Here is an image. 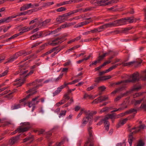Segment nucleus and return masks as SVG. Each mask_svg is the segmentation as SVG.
<instances>
[{"label":"nucleus","mask_w":146,"mask_h":146,"mask_svg":"<svg viewBox=\"0 0 146 146\" xmlns=\"http://www.w3.org/2000/svg\"><path fill=\"white\" fill-rule=\"evenodd\" d=\"M145 125H140L138 127H134L131 129H129L131 133L129 134L128 141L129 144L130 146H131L132 141L134 139L133 135L139 132L142 129L145 128Z\"/></svg>","instance_id":"1"},{"label":"nucleus","mask_w":146,"mask_h":146,"mask_svg":"<svg viewBox=\"0 0 146 146\" xmlns=\"http://www.w3.org/2000/svg\"><path fill=\"white\" fill-rule=\"evenodd\" d=\"M20 78L19 79V87L21 86L25 82L26 78L28 76L32 74L33 73V71H31L28 73H27L28 70H25V67L20 70Z\"/></svg>","instance_id":"2"},{"label":"nucleus","mask_w":146,"mask_h":146,"mask_svg":"<svg viewBox=\"0 0 146 146\" xmlns=\"http://www.w3.org/2000/svg\"><path fill=\"white\" fill-rule=\"evenodd\" d=\"M140 79L143 80H146V74L144 76L141 75L139 77V72H136L131 75L129 79L126 80L125 82L126 83H135L136 82H138Z\"/></svg>","instance_id":"3"},{"label":"nucleus","mask_w":146,"mask_h":146,"mask_svg":"<svg viewBox=\"0 0 146 146\" xmlns=\"http://www.w3.org/2000/svg\"><path fill=\"white\" fill-rule=\"evenodd\" d=\"M21 125L19 127V133L21 132H24L28 131L31 127V126L29 122L22 123Z\"/></svg>","instance_id":"4"},{"label":"nucleus","mask_w":146,"mask_h":146,"mask_svg":"<svg viewBox=\"0 0 146 146\" xmlns=\"http://www.w3.org/2000/svg\"><path fill=\"white\" fill-rule=\"evenodd\" d=\"M71 15L70 12L65 13L62 15L59 16L56 18V21L57 23H60L65 21L68 18V16Z\"/></svg>","instance_id":"5"},{"label":"nucleus","mask_w":146,"mask_h":146,"mask_svg":"<svg viewBox=\"0 0 146 146\" xmlns=\"http://www.w3.org/2000/svg\"><path fill=\"white\" fill-rule=\"evenodd\" d=\"M114 1L112 0H96V2L98 5L100 6H106L114 3Z\"/></svg>","instance_id":"6"},{"label":"nucleus","mask_w":146,"mask_h":146,"mask_svg":"<svg viewBox=\"0 0 146 146\" xmlns=\"http://www.w3.org/2000/svg\"><path fill=\"white\" fill-rule=\"evenodd\" d=\"M111 78V76L110 75L98 77L95 78L94 82L97 83H98L102 81L109 79Z\"/></svg>","instance_id":"7"},{"label":"nucleus","mask_w":146,"mask_h":146,"mask_svg":"<svg viewBox=\"0 0 146 146\" xmlns=\"http://www.w3.org/2000/svg\"><path fill=\"white\" fill-rule=\"evenodd\" d=\"M18 15H13L11 16H9L7 18H5L0 20V24L3 23H8L11 21L12 18L16 17Z\"/></svg>","instance_id":"8"},{"label":"nucleus","mask_w":146,"mask_h":146,"mask_svg":"<svg viewBox=\"0 0 146 146\" xmlns=\"http://www.w3.org/2000/svg\"><path fill=\"white\" fill-rule=\"evenodd\" d=\"M39 97V96H37L32 99V101L29 102L28 104L29 107L31 108L32 107V105H35L37 104L39 102V100H37Z\"/></svg>","instance_id":"9"},{"label":"nucleus","mask_w":146,"mask_h":146,"mask_svg":"<svg viewBox=\"0 0 146 146\" xmlns=\"http://www.w3.org/2000/svg\"><path fill=\"white\" fill-rule=\"evenodd\" d=\"M141 88V86H138L137 87H135V86H134L131 89V90L127 91L126 92L121 94V96H122V97H123L125 96H127L128 94L131 93L132 91H138V90L140 89Z\"/></svg>","instance_id":"10"},{"label":"nucleus","mask_w":146,"mask_h":146,"mask_svg":"<svg viewBox=\"0 0 146 146\" xmlns=\"http://www.w3.org/2000/svg\"><path fill=\"white\" fill-rule=\"evenodd\" d=\"M34 27V26H30L29 27H28L25 28V27H23L21 29H20L19 28V31H20V32L19 33V36L22 35L24 33L27 31L30 30H31Z\"/></svg>","instance_id":"11"},{"label":"nucleus","mask_w":146,"mask_h":146,"mask_svg":"<svg viewBox=\"0 0 146 146\" xmlns=\"http://www.w3.org/2000/svg\"><path fill=\"white\" fill-rule=\"evenodd\" d=\"M18 57V52H17L13 55L12 56L10 57L7 59V60L5 63V64H6L7 63H10L13 62L15 60L17 59Z\"/></svg>","instance_id":"12"},{"label":"nucleus","mask_w":146,"mask_h":146,"mask_svg":"<svg viewBox=\"0 0 146 146\" xmlns=\"http://www.w3.org/2000/svg\"><path fill=\"white\" fill-rule=\"evenodd\" d=\"M18 140V135L12 137L9 141V144L10 145H11L14 144Z\"/></svg>","instance_id":"13"},{"label":"nucleus","mask_w":146,"mask_h":146,"mask_svg":"<svg viewBox=\"0 0 146 146\" xmlns=\"http://www.w3.org/2000/svg\"><path fill=\"white\" fill-rule=\"evenodd\" d=\"M124 18H122L118 20L114 21L115 26H120L125 24V21Z\"/></svg>","instance_id":"14"},{"label":"nucleus","mask_w":146,"mask_h":146,"mask_svg":"<svg viewBox=\"0 0 146 146\" xmlns=\"http://www.w3.org/2000/svg\"><path fill=\"white\" fill-rule=\"evenodd\" d=\"M42 35V31L37 32L34 35L31 36L30 37V39L33 40H35L39 38Z\"/></svg>","instance_id":"15"},{"label":"nucleus","mask_w":146,"mask_h":146,"mask_svg":"<svg viewBox=\"0 0 146 146\" xmlns=\"http://www.w3.org/2000/svg\"><path fill=\"white\" fill-rule=\"evenodd\" d=\"M80 80L79 79H76L73 81L72 82H69L67 83H66V82H65L64 83V84L61 86V87H61V88H65L68 85L74 84L78 82Z\"/></svg>","instance_id":"16"},{"label":"nucleus","mask_w":146,"mask_h":146,"mask_svg":"<svg viewBox=\"0 0 146 146\" xmlns=\"http://www.w3.org/2000/svg\"><path fill=\"white\" fill-rule=\"evenodd\" d=\"M34 136L31 135L29 137H27L23 140V142H25L28 141V143H31L33 140Z\"/></svg>","instance_id":"17"},{"label":"nucleus","mask_w":146,"mask_h":146,"mask_svg":"<svg viewBox=\"0 0 146 146\" xmlns=\"http://www.w3.org/2000/svg\"><path fill=\"white\" fill-rule=\"evenodd\" d=\"M91 21L88 22L87 21H85L84 22H83L80 23H78V24L76 25V27H82L84 25H88Z\"/></svg>","instance_id":"18"},{"label":"nucleus","mask_w":146,"mask_h":146,"mask_svg":"<svg viewBox=\"0 0 146 146\" xmlns=\"http://www.w3.org/2000/svg\"><path fill=\"white\" fill-rule=\"evenodd\" d=\"M92 127L89 126L88 128V131L89 135V137L88 139V140H91L92 139Z\"/></svg>","instance_id":"19"},{"label":"nucleus","mask_w":146,"mask_h":146,"mask_svg":"<svg viewBox=\"0 0 146 146\" xmlns=\"http://www.w3.org/2000/svg\"><path fill=\"white\" fill-rule=\"evenodd\" d=\"M64 40H60V41H58V42H52L51 43H48V44L49 45H52L53 46H56L57 45L59 44L62 43L63 42Z\"/></svg>","instance_id":"20"},{"label":"nucleus","mask_w":146,"mask_h":146,"mask_svg":"<svg viewBox=\"0 0 146 146\" xmlns=\"http://www.w3.org/2000/svg\"><path fill=\"white\" fill-rule=\"evenodd\" d=\"M108 96H100L98 97V99L100 101H99L100 102H101L102 101H105L106 100H108Z\"/></svg>","instance_id":"21"},{"label":"nucleus","mask_w":146,"mask_h":146,"mask_svg":"<svg viewBox=\"0 0 146 146\" xmlns=\"http://www.w3.org/2000/svg\"><path fill=\"white\" fill-rule=\"evenodd\" d=\"M140 108L146 111V99H144L143 103L140 106Z\"/></svg>","instance_id":"22"},{"label":"nucleus","mask_w":146,"mask_h":146,"mask_svg":"<svg viewBox=\"0 0 146 146\" xmlns=\"http://www.w3.org/2000/svg\"><path fill=\"white\" fill-rule=\"evenodd\" d=\"M137 110L135 108H131L129 110L126 111V113H127V114L134 113L135 114L137 113Z\"/></svg>","instance_id":"23"},{"label":"nucleus","mask_w":146,"mask_h":146,"mask_svg":"<svg viewBox=\"0 0 146 146\" xmlns=\"http://www.w3.org/2000/svg\"><path fill=\"white\" fill-rule=\"evenodd\" d=\"M105 26V29L111 27L112 26H115L114 21L112 23H109L107 24L104 25Z\"/></svg>","instance_id":"24"},{"label":"nucleus","mask_w":146,"mask_h":146,"mask_svg":"<svg viewBox=\"0 0 146 146\" xmlns=\"http://www.w3.org/2000/svg\"><path fill=\"white\" fill-rule=\"evenodd\" d=\"M144 99V98H143L142 99H140L139 100H135V102H134V105L135 106H136L138 105H139L141 102L143 101Z\"/></svg>","instance_id":"25"},{"label":"nucleus","mask_w":146,"mask_h":146,"mask_svg":"<svg viewBox=\"0 0 146 146\" xmlns=\"http://www.w3.org/2000/svg\"><path fill=\"white\" fill-rule=\"evenodd\" d=\"M68 141V140L67 139V138L66 137L64 138L63 139H62V141L60 142H59V143H56V144L55 145V146H60L62 145L63 144L64 141Z\"/></svg>","instance_id":"26"},{"label":"nucleus","mask_w":146,"mask_h":146,"mask_svg":"<svg viewBox=\"0 0 146 146\" xmlns=\"http://www.w3.org/2000/svg\"><path fill=\"white\" fill-rule=\"evenodd\" d=\"M61 86L57 88V90H56L53 93V96H55L61 92V90L63 88H61Z\"/></svg>","instance_id":"27"},{"label":"nucleus","mask_w":146,"mask_h":146,"mask_svg":"<svg viewBox=\"0 0 146 146\" xmlns=\"http://www.w3.org/2000/svg\"><path fill=\"white\" fill-rule=\"evenodd\" d=\"M71 25V24L70 23H65L64 24L61 25L59 28H60V30L62 28H65L68 27Z\"/></svg>","instance_id":"28"},{"label":"nucleus","mask_w":146,"mask_h":146,"mask_svg":"<svg viewBox=\"0 0 146 146\" xmlns=\"http://www.w3.org/2000/svg\"><path fill=\"white\" fill-rule=\"evenodd\" d=\"M51 20V19H46L45 21L42 23V26H46L50 22Z\"/></svg>","instance_id":"29"},{"label":"nucleus","mask_w":146,"mask_h":146,"mask_svg":"<svg viewBox=\"0 0 146 146\" xmlns=\"http://www.w3.org/2000/svg\"><path fill=\"white\" fill-rule=\"evenodd\" d=\"M125 22H129V23H132L133 22V19L132 17H128L124 18Z\"/></svg>","instance_id":"30"},{"label":"nucleus","mask_w":146,"mask_h":146,"mask_svg":"<svg viewBox=\"0 0 146 146\" xmlns=\"http://www.w3.org/2000/svg\"><path fill=\"white\" fill-rule=\"evenodd\" d=\"M131 29L130 27H126L123 29L120 32L121 33H127L128 31Z\"/></svg>","instance_id":"31"},{"label":"nucleus","mask_w":146,"mask_h":146,"mask_svg":"<svg viewBox=\"0 0 146 146\" xmlns=\"http://www.w3.org/2000/svg\"><path fill=\"white\" fill-rule=\"evenodd\" d=\"M94 7H86L83 10V12H85L88 11H91L93 10Z\"/></svg>","instance_id":"32"},{"label":"nucleus","mask_w":146,"mask_h":146,"mask_svg":"<svg viewBox=\"0 0 146 146\" xmlns=\"http://www.w3.org/2000/svg\"><path fill=\"white\" fill-rule=\"evenodd\" d=\"M67 36V35H63V36H62L60 37H58L56 38V39L53 40H52V42H55L56 41H57L59 40H62V39L64 38V37H65L66 36Z\"/></svg>","instance_id":"33"},{"label":"nucleus","mask_w":146,"mask_h":146,"mask_svg":"<svg viewBox=\"0 0 146 146\" xmlns=\"http://www.w3.org/2000/svg\"><path fill=\"white\" fill-rule=\"evenodd\" d=\"M84 9L81 8V9H78L74 10L73 11H70V12L71 15L72 14H74V13H76L78 12H79V11H83V10Z\"/></svg>","instance_id":"34"},{"label":"nucleus","mask_w":146,"mask_h":146,"mask_svg":"<svg viewBox=\"0 0 146 146\" xmlns=\"http://www.w3.org/2000/svg\"><path fill=\"white\" fill-rule=\"evenodd\" d=\"M68 94H66L64 95L63 99L62 100L65 101V103L66 102V101L69 100L70 99V97L68 96Z\"/></svg>","instance_id":"35"},{"label":"nucleus","mask_w":146,"mask_h":146,"mask_svg":"<svg viewBox=\"0 0 146 146\" xmlns=\"http://www.w3.org/2000/svg\"><path fill=\"white\" fill-rule=\"evenodd\" d=\"M127 108V106H126L125 107H120L118 109H117L116 108L115 110L111 111V113H113L114 112L117 111H119L121 110H123L124 109L126 108Z\"/></svg>","instance_id":"36"},{"label":"nucleus","mask_w":146,"mask_h":146,"mask_svg":"<svg viewBox=\"0 0 146 146\" xmlns=\"http://www.w3.org/2000/svg\"><path fill=\"white\" fill-rule=\"evenodd\" d=\"M118 65V64H115L112 66L111 67L109 68L107 70V71H108V72H109L112 70L115 69L117 66Z\"/></svg>","instance_id":"37"},{"label":"nucleus","mask_w":146,"mask_h":146,"mask_svg":"<svg viewBox=\"0 0 146 146\" xmlns=\"http://www.w3.org/2000/svg\"><path fill=\"white\" fill-rule=\"evenodd\" d=\"M145 143L142 140L140 139L138 141L137 146H144Z\"/></svg>","instance_id":"38"},{"label":"nucleus","mask_w":146,"mask_h":146,"mask_svg":"<svg viewBox=\"0 0 146 146\" xmlns=\"http://www.w3.org/2000/svg\"><path fill=\"white\" fill-rule=\"evenodd\" d=\"M66 10V8L65 7H62L56 9L58 12H62Z\"/></svg>","instance_id":"39"},{"label":"nucleus","mask_w":146,"mask_h":146,"mask_svg":"<svg viewBox=\"0 0 146 146\" xmlns=\"http://www.w3.org/2000/svg\"><path fill=\"white\" fill-rule=\"evenodd\" d=\"M84 112L86 115H88L91 117L92 118L93 115H92V111L88 110V111H85Z\"/></svg>","instance_id":"40"},{"label":"nucleus","mask_w":146,"mask_h":146,"mask_svg":"<svg viewBox=\"0 0 146 146\" xmlns=\"http://www.w3.org/2000/svg\"><path fill=\"white\" fill-rule=\"evenodd\" d=\"M100 62L97 59L91 63L89 65V66L91 67L92 66L96 65L97 63H99Z\"/></svg>","instance_id":"41"},{"label":"nucleus","mask_w":146,"mask_h":146,"mask_svg":"<svg viewBox=\"0 0 146 146\" xmlns=\"http://www.w3.org/2000/svg\"><path fill=\"white\" fill-rule=\"evenodd\" d=\"M59 46H57L53 48L52 49H51L49 51V53L50 54L53 52H54L55 51L58 50L59 48H58Z\"/></svg>","instance_id":"42"},{"label":"nucleus","mask_w":146,"mask_h":146,"mask_svg":"<svg viewBox=\"0 0 146 146\" xmlns=\"http://www.w3.org/2000/svg\"><path fill=\"white\" fill-rule=\"evenodd\" d=\"M109 116V117L111 119H115V115L116 114L114 113H113L111 114H108Z\"/></svg>","instance_id":"43"},{"label":"nucleus","mask_w":146,"mask_h":146,"mask_svg":"<svg viewBox=\"0 0 146 146\" xmlns=\"http://www.w3.org/2000/svg\"><path fill=\"white\" fill-rule=\"evenodd\" d=\"M61 50V48H59L58 50L55 51L53 53L51 54V56L52 57L54 56L56 54H57Z\"/></svg>","instance_id":"44"},{"label":"nucleus","mask_w":146,"mask_h":146,"mask_svg":"<svg viewBox=\"0 0 146 146\" xmlns=\"http://www.w3.org/2000/svg\"><path fill=\"white\" fill-rule=\"evenodd\" d=\"M88 121L87 120L85 119V118H83L82 121V126H84L87 123Z\"/></svg>","instance_id":"45"},{"label":"nucleus","mask_w":146,"mask_h":146,"mask_svg":"<svg viewBox=\"0 0 146 146\" xmlns=\"http://www.w3.org/2000/svg\"><path fill=\"white\" fill-rule=\"evenodd\" d=\"M66 111V110H62L61 111V113H60L59 115V117H60L62 116H64L65 115Z\"/></svg>","instance_id":"46"},{"label":"nucleus","mask_w":146,"mask_h":146,"mask_svg":"<svg viewBox=\"0 0 146 146\" xmlns=\"http://www.w3.org/2000/svg\"><path fill=\"white\" fill-rule=\"evenodd\" d=\"M80 46V45H79L75 46L71 48L68 49V51L69 52L72 50H74L75 49L77 48H79Z\"/></svg>","instance_id":"47"},{"label":"nucleus","mask_w":146,"mask_h":146,"mask_svg":"<svg viewBox=\"0 0 146 146\" xmlns=\"http://www.w3.org/2000/svg\"><path fill=\"white\" fill-rule=\"evenodd\" d=\"M65 100H61V101H60V102H59L57 103L56 105L57 106H59L60 105H62L64 104L65 103Z\"/></svg>","instance_id":"48"},{"label":"nucleus","mask_w":146,"mask_h":146,"mask_svg":"<svg viewBox=\"0 0 146 146\" xmlns=\"http://www.w3.org/2000/svg\"><path fill=\"white\" fill-rule=\"evenodd\" d=\"M8 71L6 70L3 73L0 74V78L4 76L7 74Z\"/></svg>","instance_id":"49"},{"label":"nucleus","mask_w":146,"mask_h":146,"mask_svg":"<svg viewBox=\"0 0 146 146\" xmlns=\"http://www.w3.org/2000/svg\"><path fill=\"white\" fill-rule=\"evenodd\" d=\"M26 53V51H20L19 52V56L22 55L25 56H26V55H25Z\"/></svg>","instance_id":"50"},{"label":"nucleus","mask_w":146,"mask_h":146,"mask_svg":"<svg viewBox=\"0 0 146 146\" xmlns=\"http://www.w3.org/2000/svg\"><path fill=\"white\" fill-rule=\"evenodd\" d=\"M104 55H103V54L99 56L98 57L97 60L100 62V61L102 60H103L104 57Z\"/></svg>","instance_id":"51"},{"label":"nucleus","mask_w":146,"mask_h":146,"mask_svg":"<svg viewBox=\"0 0 146 146\" xmlns=\"http://www.w3.org/2000/svg\"><path fill=\"white\" fill-rule=\"evenodd\" d=\"M80 18L85 20H88L91 19V18H86V16L85 15H81L80 16Z\"/></svg>","instance_id":"52"},{"label":"nucleus","mask_w":146,"mask_h":146,"mask_svg":"<svg viewBox=\"0 0 146 146\" xmlns=\"http://www.w3.org/2000/svg\"><path fill=\"white\" fill-rule=\"evenodd\" d=\"M132 62H135L133 64L135 67H138L141 63V62H136V61H133Z\"/></svg>","instance_id":"53"},{"label":"nucleus","mask_w":146,"mask_h":146,"mask_svg":"<svg viewBox=\"0 0 146 146\" xmlns=\"http://www.w3.org/2000/svg\"><path fill=\"white\" fill-rule=\"evenodd\" d=\"M71 63V61L70 60H68V61L64 63L63 64L64 66H67L70 65Z\"/></svg>","instance_id":"54"},{"label":"nucleus","mask_w":146,"mask_h":146,"mask_svg":"<svg viewBox=\"0 0 146 146\" xmlns=\"http://www.w3.org/2000/svg\"><path fill=\"white\" fill-rule=\"evenodd\" d=\"M125 88V87L124 86H122L120 87H119L117 88V90L118 92L120 91H121L124 90Z\"/></svg>","instance_id":"55"},{"label":"nucleus","mask_w":146,"mask_h":146,"mask_svg":"<svg viewBox=\"0 0 146 146\" xmlns=\"http://www.w3.org/2000/svg\"><path fill=\"white\" fill-rule=\"evenodd\" d=\"M127 118H126L124 119H123V120L120 121H119V122L121 123V125H123L126 122L127 120Z\"/></svg>","instance_id":"56"},{"label":"nucleus","mask_w":146,"mask_h":146,"mask_svg":"<svg viewBox=\"0 0 146 146\" xmlns=\"http://www.w3.org/2000/svg\"><path fill=\"white\" fill-rule=\"evenodd\" d=\"M60 28H58L56 29H55L52 31L50 33V34H55V33L58 32L59 31H60Z\"/></svg>","instance_id":"57"},{"label":"nucleus","mask_w":146,"mask_h":146,"mask_svg":"<svg viewBox=\"0 0 146 146\" xmlns=\"http://www.w3.org/2000/svg\"><path fill=\"white\" fill-rule=\"evenodd\" d=\"M36 93V91L35 92H32V93H30L29 94L27 95L26 96V97L25 98H26V99H28L29 98L30 96L33 95V94H34Z\"/></svg>","instance_id":"58"},{"label":"nucleus","mask_w":146,"mask_h":146,"mask_svg":"<svg viewBox=\"0 0 146 146\" xmlns=\"http://www.w3.org/2000/svg\"><path fill=\"white\" fill-rule=\"evenodd\" d=\"M71 2L72 1L71 0H70L69 1H66L63 2H62V3L63 4V5H64L66 4H71Z\"/></svg>","instance_id":"59"},{"label":"nucleus","mask_w":146,"mask_h":146,"mask_svg":"<svg viewBox=\"0 0 146 146\" xmlns=\"http://www.w3.org/2000/svg\"><path fill=\"white\" fill-rule=\"evenodd\" d=\"M63 75V73H61L59 75V76L55 80L56 82H57L59 80L61 79V78H62V76Z\"/></svg>","instance_id":"60"},{"label":"nucleus","mask_w":146,"mask_h":146,"mask_svg":"<svg viewBox=\"0 0 146 146\" xmlns=\"http://www.w3.org/2000/svg\"><path fill=\"white\" fill-rule=\"evenodd\" d=\"M106 88V87L104 86H102L98 87V89L99 90L102 91H104Z\"/></svg>","instance_id":"61"},{"label":"nucleus","mask_w":146,"mask_h":146,"mask_svg":"<svg viewBox=\"0 0 146 146\" xmlns=\"http://www.w3.org/2000/svg\"><path fill=\"white\" fill-rule=\"evenodd\" d=\"M100 101V100H99L98 98L95 99L92 103V104H95L98 103V102H99Z\"/></svg>","instance_id":"62"},{"label":"nucleus","mask_w":146,"mask_h":146,"mask_svg":"<svg viewBox=\"0 0 146 146\" xmlns=\"http://www.w3.org/2000/svg\"><path fill=\"white\" fill-rule=\"evenodd\" d=\"M6 97L10 99L12 98L13 96L12 95V93H10L9 94L6 95Z\"/></svg>","instance_id":"63"},{"label":"nucleus","mask_w":146,"mask_h":146,"mask_svg":"<svg viewBox=\"0 0 146 146\" xmlns=\"http://www.w3.org/2000/svg\"><path fill=\"white\" fill-rule=\"evenodd\" d=\"M122 98V96H118L114 99V102H117L119 100Z\"/></svg>","instance_id":"64"}]
</instances>
